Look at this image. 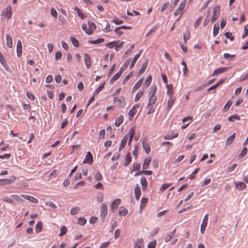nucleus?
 I'll return each mask as SVG.
<instances>
[{"mask_svg":"<svg viewBox=\"0 0 248 248\" xmlns=\"http://www.w3.org/2000/svg\"><path fill=\"white\" fill-rule=\"evenodd\" d=\"M46 205L53 209H56L57 208L56 204L51 201L46 202Z\"/></svg>","mask_w":248,"mask_h":248,"instance_id":"obj_59","label":"nucleus"},{"mask_svg":"<svg viewBox=\"0 0 248 248\" xmlns=\"http://www.w3.org/2000/svg\"><path fill=\"white\" fill-rule=\"evenodd\" d=\"M134 193L136 200H139L141 195V191L140 186L138 184H137L135 187Z\"/></svg>","mask_w":248,"mask_h":248,"instance_id":"obj_24","label":"nucleus"},{"mask_svg":"<svg viewBox=\"0 0 248 248\" xmlns=\"http://www.w3.org/2000/svg\"><path fill=\"white\" fill-rule=\"evenodd\" d=\"M119 42V41H113L111 42L108 43L106 44V46L109 48H112L115 46V45H117Z\"/></svg>","mask_w":248,"mask_h":248,"instance_id":"obj_44","label":"nucleus"},{"mask_svg":"<svg viewBox=\"0 0 248 248\" xmlns=\"http://www.w3.org/2000/svg\"><path fill=\"white\" fill-rule=\"evenodd\" d=\"M235 188L238 190H241L244 189L246 188L247 186L246 184L242 182H239L238 183L235 182Z\"/></svg>","mask_w":248,"mask_h":248,"instance_id":"obj_28","label":"nucleus"},{"mask_svg":"<svg viewBox=\"0 0 248 248\" xmlns=\"http://www.w3.org/2000/svg\"><path fill=\"white\" fill-rule=\"evenodd\" d=\"M143 78H141L140 80H139L136 84L134 85V87L132 88V92H135L138 89L140 88L141 85L142 84Z\"/></svg>","mask_w":248,"mask_h":248,"instance_id":"obj_22","label":"nucleus"},{"mask_svg":"<svg viewBox=\"0 0 248 248\" xmlns=\"http://www.w3.org/2000/svg\"><path fill=\"white\" fill-rule=\"evenodd\" d=\"M139 108V105H136L132 107V108L128 112L129 120L132 121L133 119L134 115L137 112V109Z\"/></svg>","mask_w":248,"mask_h":248,"instance_id":"obj_9","label":"nucleus"},{"mask_svg":"<svg viewBox=\"0 0 248 248\" xmlns=\"http://www.w3.org/2000/svg\"><path fill=\"white\" fill-rule=\"evenodd\" d=\"M228 70V68L226 67H220L216 69L212 74V76H215L225 72Z\"/></svg>","mask_w":248,"mask_h":248,"instance_id":"obj_18","label":"nucleus"},{"mask_svg":"<svg viewBox=\"0 0 248 248\" xmlns=\"http://www.w3.org/2000/svg\"><path fill=\"white\" fill-rule=\"evenodd\" d=\"M152 80V77L151 75H150L149 76H148L147 77V78L143 84L142 88L145 89V90H146V89L150 85Z\"/></svg>","mask_w":248,"mask_h":248,"instance_id":"obj_20","label":"nucleus"},{"mask_svg":"<svg viewBox=\"0 0 248 248\" xmlns=\"http://www.w3.org/2000/svg\"><path fill=\"white\" fill-rule=\"evenodd\" d=\"M94 178L96 181H101L103 179V176L101 173L98 171L95 173Z\"/></svg>","mask_w":248,"mask_h":248,"instance_id":"obj_54","label":"nucleus"},{"mask_svg":"<svg viewBox=\"0 0 248 248\" xmlns=\"http://www.w3.org/2000/svg\"><path fill=\"white\" fill-rule=\"evenodd\" d=\"M167 92L166 93L169 96H173L174 88L171 84L166 85Z\"/></svg>","mask_w":248,"mask_h":248,"instance_id":"obj_15","label":"nucleus"},{"mask_svg":"<svg viewBox=\"0 0 248 248\" xmlns=\"http://www.w3.org/2000/svg\"><path fill=\"white\" fill-rule=\"evenodd\" d=\"M200 168L196 169L192 173L189 175V179L190 180H192L195 178V175L198 173L199 171Z\"/></svg>","mask_w":248,"mask_h":248,"instance_id":"obj_53","label":"nucleus"},{"mask_svg":"<svg viewBox=\"0 0 248 248\" xmlns=\"http://www.w3.org/2000/svg\"><path fill=\"white\" fill-rule=\"evenodd\" d=\"M132 76V73H129L128 75H127L126 76H125L122 81L123 84H125L127 81L129 80V79Z\"/></svg>","mask_w":248,"mask_h":248,"instance_id":"obj_55","label":"nucleus"},{"mask_svg":"<svg viewBox=\"0 0 248 248\" xmlns=\"http://www.w3.org/2000/svg\"><path fill=\"white\" fill-rule=\"evenodd\" d=\"M142 52V50H140L139 53L137 54L134 57L133 59L131 61L129 68L130 69H132L136 62L137 60L140 57L141 53Z\"/></svg>","mask_w":248,"mask_h":248,"instance_id":"obj_13","label":"nucleus"},{"mask_svg":"<svg viewBox=\"0 0 248 248\" xmlns=\"http://www.w3.org/2000/svg\"><path fill=\"white\" fill-rule=\"evenodd\" d=\"M149 102L148 103V106H154L157 101V97H148Z\"/></svg>","mask_w":248,"mask_h":248,"instance_id":"obj_33","label":"nucleus"},{"mask_svg":"<svg viewBox=\"0 0 248 248\" xmlns=\"http://www.w3.org/2000/svg\"><path fill=\"white\" fill-rule=\"evenodd\" d=\"M93 163V155L90 152H87L85 158L83 161V163L92 164Z\"/></svg>","mask_w":248,"mask_h":248,"instance_id":"obj_14","label":"nucleus"},{"mask_svg":"<svg viewBox=\"0 0 248 248\" xmlns=\"http://www.w3.org/2000/svg\"><path fill=\"white\" fill-rule=\"evenodd\" d=\"M208 220V215L206 214L203 217L202 223L201 225L200 231H201V232L202 234H203L205 232L206 227L207 225Z\"/></svg>","mask_w":248,"mask_h":248,"instance_id":"obj_8","label":"nucleus"},{"mask_svg":"<svg viewBox=\"0 0 248 248\" xmlns=\"http://www.w3.org/2000/svg\"><path fill=\"white\" fill-rule=\"evenodd\" d=\"M145 91V89L142 88L141 90L138 91V92L136 94L134 98V101L135 102H137L141 98V97L143 95Z\"/></svg>","mask_w":248,"mask_h":248,"instance_id":"obj_23","label":"nucleus"},{"mask_svg":"<svg viewBox=\"0 0 248 248\" xmlns=\"http://www.w3.org/2000/svg\"><path fill=\"white\" fill-rule=\"evenodd\" d=\"M140 183L142 186V190H146L148 186V182L145 177H141Z\"/></svg>","mask_w":248,"mask_h":248,"instance_id":"obj_29","label":"nucleus"},{"mask_svg":"<svg viewBox=\"0 0 248 248\" xmlns=\"http://www.w3.org/2000/svg\"><path fill=\"white\" fill-rule=\"evenodd\" d=\"M225 36L226 38L230 39L231 41H233L234 39V36H232V33L229 31L225 33Z\"/></svg>","mask_w":248,"mask_h":248,"instance_id":"obj_57","label":"nucleus"},{"mask_svg":"<svg viewBox=\"0 0 248 248\" xmlns=\"http://www.w3.org/2000/svg\"><path fill=\"white\" fill-rule=\"evenodd\" d=\"M147 201H148V199L146 198L143 197L141 199V200L140 201V207L141 208H143L146 206L147 202Z\"/></svg>","mask_w":248,"mask_h":248,"instance_id":"obj_49","label":"nucleus"},{"mask_svg":"<svg viewBox=\"0 0 248 248\" xmlns=\"http://www.w3.org/2000/svg\"><path fill=\"white\" fill-rule=\"evenodd\" d=\"M134 247V248H144L143 239L142 238L136 239Z\"/></svg>","mask_w":248,"mask_h":248,"instance_id":"obj_12","label":"nucleus"},{"mask_svg":"<svg viewBox=\"0 0 248 248\" xmlns=\"http://www.w3.org/2000/svg\"><path fill=\"white\" fill-rule=\"evenodd\" d=\"M11 198H13V200H14V201H16L19 202H22L23 201V200L22 199V197L17 195H12L11 196Z\"/></svg>","mask_w":248,"mask_h":248,"instance_id":"obj_35","label":"nucleus"},{"mask_svg":"<svg viewBox=\"0 0 248 248\" xmlns=\"http://www.w3.org/2000/svg\"><path fill=\"white\" fill-rule=\"evenodd\" d=\"M124 119V116L122 115H120L115 120V124L116 126L119 127L121 124L123 122Z\"/></svg>","mask_w":248,"mask_h":248,"instance_id":"obj_31","label":"nucleus"},{"mask_svg":"<svg viewBox=\"0 0 248 248\" xmlns=\"http://www.w3.org/2000/svg\"><path fill=\"white\" fill-rule=\"evenodd\" d=\"M2 200L4 202L10 203L11 204L14 203V200H13L12 198H11L5 196L3 198Z\"/></svg>","mask_w":248,"mask_h":248,"instance_id":"obj_52","label":"nucleus"},{"mask_svg":"<svg viewBox=\"0 0 248 248\" xmlns=\"http://www.w3.org/2000/svg\"><path fill=\"white\" fill-rule=\"evenodd\" d=\"M21 196L23 198H24L26 200L29 201L30 202H33V203H38V201L37 199L34 198V197H32L31 196L29 195H24L22 194L21 195Z\"/></svg>","mask_w":248,"mask_h":248,"instance_id":"obj_19","label":"nucleus"},{"mask_svg":"<svg viewBox=\"0 0 248 248\" xmlns=\"http://www.w3.org/2000/svg\"><path fill=\"white\" fill-rule=\"evenodd\" d=\"M147 108H149L147 111V114L150 115L151 114L153 113L155 111V106H148L147 105Z\"/></svg>","mask_w":248,"mask_h":248,"instance_id":"obj_46","label":"nucleus"},{"mask_svg":"<svg viewBox=\"0 0 248 248\" xmlns=\"http://www.w3.org/2000/svg\"><path fill=\"white\" fill-rule=\"evenodd\" d=\"M178 136V134L177 133L176 134H175V135L173 136H170V135H166L164 136V139L165 140H172L175 138H176Z\"/></svg>","mask_w":248,"mask_h":248,"instance_id":"obj_62","label":"nucleus"},{"mask_svg":"<svg viewBox=\"0 0 248 248\" xmlns=\"http://www.w3.org/2000/svg\"><path fill=\"white\" fill-rule=\"evenodd\" d=\"M79 208L78 207H73L70 211V213L72 215H75L78 214V213L79 212Z\"/></svg>","mask_w":248,"mask_h":248,"instance_id":"obj_47","label":"nucleus"},{"mask_svg":"<svg viewBox=\"0 0 248 248\" xmlns=\"http://www.w3.org/2000/svg\"><path fill=\"white\" fill-rule=\"evenodd\" d=\"M152 158L151 156L146 157L142 164V168L144 169H147L149 168L150 163L151 161Z\"/></svg>","mask_w":248,"mask_h":248,"instance_id":"obj_21","label":"nucleus"},{"mask_svg":"<svg viewBox=\"0 0 248 248\" xmlns=\"http://www.w3.org/2000/svg\"><path fill=\"white\" fill-rule=\"evenodd\" d=\"M1 16L7 19H10L12 16V8L11 6H7L1 12Z\"/></svg>","mask_w":248,"mask_h":248,"instance_id":"obj_4","label":"nucleus"},{"mask_svg":"<svg viewBox=\"0 0 248 248\" xmlns=\"http://www.w3.org/2000/svg\"><path fill=\"white\" fill-rule=\"evenodd\" d=\"M157 91V86L155 85H153L150 88V91L149 92L148 97H154L156 96L155 93Z\"/></svg>","mask_w":248,"mask_h":248,"instance_id":"obj_16","label":"nucleus"},{"mask_svg":"<svg viewBox=\"0 0 248 248\" xmlns=\"http://www.w3.org/2000/svg\"><path fill=\"white\" fill-rule=\"evenodd\" d=\"M135 128L134 127H133L130 128V129L129 130L128 133L126 134L125 135V136L123 138V139H122L121 144H120V147H119V151H121L125 147V146L126 144V142L127 141L128 138H129L128 145H130V144L132 141L134 135H135Z\"/></svg>","mask_w":248,"mask_h":248,"instance_id":"obj_1","label":"nucleus"},{"mask_svg":"<svg viewBox=\"0 0 248 248\" xmlns=\"http://www.w3.org/2000/svg\"><path fill=\"white\" fill-rule=\"evenodd\" d=\"M220 6L219 5L216 6L214 8L213 15L212 16V22H215L220 16Z\"/></svg>","mask_w":248,"mask_h":248,"instance_id":"obj_5","label":"nucleus"},{"mask_svg":"<svg viewBox=\"0 0 248 248\" xmlns=\"http://www.w3.org/2000/svg\"><path fill=\"white\" fill-rule=\"evenodd\" d=\"M108 214V206L106 203H103L101 206L100 215L102 219L106 218Z\"/></svg>","mask_w":248,"mask_h":248,"instance_id":"obj_7","label":"nucleus"},{"mask_svg":"<svg viewBox=\"0 0 248 248\" xmlns=\"http://www.w3.org/2000/svg\"><path fill=\"white\" fill-rule=\"evenodd\" d=\"M22 46L20 40H18L16 45L17 55L20 57L22 54Z\"/></svg>","mask_w":248,"mask_h":248,"instance_id":"obj_25","label":"nucleus"},{"mask_svg":"<svg viewBox=\"0 0 248 248\" xmlns=\"http://www.w3.org/2000/svg\"><path fill=\"white\" fill-rule=\"evenodd\" d=\"M147 65H148V62L146 61L142 64L141 67L140 68V69L139 70V71L138 72V73L139 74H142L146 69Z\"/></svg>","mask_w":248,"mask_h":248,"instance_id":"obj_38","label":"nucleus"},{"mask_svg":"<svg viewBox=\"0 0 248 248\" xmlns=\"http://www.w3.org/2000/svg\"><path fill=\"white\" fill-rule=\"evenodd\" d=\"M84 61L87 69L90 68L92 64L90 56L87 53L84 55Z\"/></svg>","mask_w":248,"mask_h":248,"instance_id":"obj_11","label":"nucleus"},{"mask_svg":"<svg viewBox=\"0 0 248 248\" xmlns=\"http://www.w3.org/2000/svg\"><path fill=\"white\" fill-rule=\"evenodd\" d=\"M240 120V117L238 115H233L232 116H230L228 118V121L230 122H234V120Z\"/></svg>","mask_w":248,"mask_h":248,"instance_id":"obj_42","label":"nucleus"},{"mask_svg":"<svg viewBox=\"0 0 248 248\" xmlns=\"http://www.w3.org/2000/svg\"><path fill=\"white\" fill-rule=\"evenodd\" d=\"M42 229V223L41 221H39L36 226V231L37 232H39Z\"/></svg>","mask_w":248,"mask_h":248,"instance_id":"obj_51","label":"nucleus"},{"mask_svg":"<svg viewBox=\"0 0 248 248\" xmlns=\"http://www.w3.org/2000/svg\"><path fill=\"white\" fill-rule=\"evenodd\" d=\"M105 83L100 85L97 89L95 90L94 95H96L104 88Z\"/></svg>","mask_w":248,"mask_h":248,"instance_id":"obj_63","label":"nucleus"},{"mask_svg":"<svg viewBox=\"0 0 248 248\" xmlns=\"http://www.w3.org/2000/svg\"><path fill=\"white\" fill-rule=\"evenodd\" d=\"M121 75L119 74L118 73H117L115 74L113 77L111 78L110 80V83H113L116 80H117Z\"/></svg>","mask_w":248,"mask_h":248,"instance_id":"obj_48","label":"nucleus"},{"mask_svg":"<svg viewBox=\"0 0 248 248\" xmlns=\"http://www.w3.org/2000/svg\"><path fill=\"white\" fill-rule=\"evenodd\" d=\"M74 10L77 13V14L79 17H80L81 19H84L85 18L84 14L82 12V11L77 7H74Z\"/></svg>","mask_w":248,"mask_h":248,"instance_id":"obj_37","label":"nucleus"},{"mask_svg":"<svg viewBox=\"0 0 248 248\" xmlns=\"http://www.w3.org/2000/svg\"><path fill=\"white\" fill-rule=\"evenodd\" d=\"M175 100L176 98L175 97H173V96H169V99L168 100L167 104V110H170V109Z\"/></svg>","mask_w":248,"mask_h":248,"instance_id":"obj_26","label":"nucleus"},{"mask_svg":"<svg viewBox=\"0 0 248 248\" xmlns=\"http://www.w3.org/2000/svg\"><path fill=\"white\" fill-rule=\"evenodd\" d=\"M143 148L147 154H148L151 151L150 145L146 139H144L142 141Z\"/></svg>","mask_w":248,"mask_h":248,"instance_id":"obj_17","label":"nucleus"},{"mask_svg":"<svg viewBox=\"0 0 248 248\" xmlns=\"http://www.w3.org/2000/svg\"><path fill=\"white\" fill-rule=\"evenodd\" d=\"M235 133H234L231 136H230L227 140L226 141V145H229L232 143V142L234 141L235 137Z\"/></svg>","mask_w":248,"mask_h":248,"instance_id":"obj_32","label":"nucleus"},{"mask_svg":"<svg viewBox=\"0 0 248 248\" xmlns=\"http://www.w3.org/2000/svg\"><path fill=\"white\" fill-rule=\"evenodd\" d=\"M0 62L6 70H7L8 69L9 66L7 65V64L6 63V61L5 60V59L4 58V57L0 51Z\"/></svg>","mask_w":248,"mask_h":248,"instance_id":"obj_27","label":"nucleus"},{"mask_svg":"<svg viewBox=\"0 0 248 248\" xmlns=\"http://www.w3.org/2000/svg\"><path fill=\"white\" fill-rule=\"evenodd\" d=\"M131 160H132V158L131 156V154L130 153H128L126 154V155L125 158V162L124 163V166H128L129 164V163L131 162Z\"/></svg>","mask_w":248,"mask_h":248,"instance_id":"obj_34","label":"nucleus"},{"mask_svg":"<svg viewBox=\"0 0 248 248\" xmlns=\"http://www.w3.org/2000/svg\"><path fill=\"white\" fill-rule=\"evenodd\" d=\"M186 4V1L185 0H183L180 3L178 8L175 10L174 15L175 16H179V19L184 13V9Z\"/></svg>","mask_w":248,"mask_h":248,"instance_id":"obj_3","label":"nucleus"},{"mask_svg":"<svg viewBox=\"0 0 248 248\" xmlns=\"http://www.w3.org/2000/svg\"><path fill=\"white\" fill-rule=\"evenodd\" d=\"M248 149L246 147L244 148L238 155L239 158H242L244 157L247 154Z\"/></svg>","mask_w":248,"mask_h":248,"instance_id":"obj_45","label":"nucleus"},{"mask_svg":"<svg viewBox=\"0 0 248 248\" xmlns=\"http://www.w3.org/2000/svg\"><path fill=\"white\" fill-rule=\"evenodd\" d=\"M89 26L84 23L82 24L81 27L83 30L86 33L91 35L93 34V31L96 29V25L93 22H88Z\"/></svg>","mask_w":248,"mask_h":248,"instance_id":"obj_2","label":"nucleus"},{"mask_svg":"<svg viewBox=\"0 0 248 248\" xmlns=\"http://www.w3.org/2000/svg\"><path fill=\"white\" fill-rule=\"evenodd\" d=\"M219 32L218 24H215L214 26L213 35L214 37L216 36Z\"/></svg>","mask_w":248,"mask_h":248,"instance_id":"obj_41","label":"nucleus"},{"mask_svg":"<svg viewBox=\"0 0 248 248\" xmlns=\"http://www.w3.org/2000/svg\"><path fill=\"white\" fill-rule=\"evenodd\" d=\"M175 231L176 230L174 229L171 232L167 235L165 238V241L166 242H168L169 241H170V240L173 237Z\"/></svg>","mask_w":248,"mask_h":248,"instance_id":"obj_36","label":"nucleus"},{"mask_svg":"<svg viewBox=\"0 0 248 248\" xmlns=\"http://www.w3.org/2000/svg\"><path fill=\"white\" fill-rule=\"evenodd\" d=\"M128 213L127 210L124 207H121L119 214L120 216H124Z\"/></svg>","mask_w":248,"mask_h":248,"instance_id":"obj_40","label":"nucleus"},{"mask_svg":"<svg viewBox=\"0 0 248 248\" xmlns=\"http://www.w3.org/2000/svg\"><path fill=\"white\" fill-rule=\"evenodd\" d=\"M70 40L74 46L78 47L79 46L78 41L76 38L74 37H71Z\"/></svg>","mask_w":248,"mask_h":248,"instance_id":"obj_43","label":"nucleus"},{"mask_svg":"<svg viewBox=\"0 0 248 248\" xmlns=\"http://www.w3.org/2000/svg\"><path fill=\"white\" fill-rule=\"evenodd\" d=\"M6 39L7 46L9 48H11L13 46V42L11 36L9 34H7L6 35Z\"/></svg>","mask_w":248,"mask_h":248,"instance_id":"obj_30","label":"nucleus"},{"mask_svg":"<svg viewBox=\"0 0 248 248\" xmlns=\"http://www.w3.org/2000/svg\"><path fill=\"white\" fill-rule=\"evenodd\" d=\"M156 245V242L155 240L152 241L148 243L147 248H155Z\"/></svg>","mask_w":248,"mask_h":248,"instance_id":"obj_58","label":"nucleus"},{"mask_svg":"<svg viewBox=\"0 0 248 248\" xmlns=\"http://www.w3.org/2000/svg\"><path fill=\"white\" fill-rule=\"evenodd\" d=\"M67 232V228L65 226H63L61 228V232L59 234L60 236H62L65 234Z\"/></svg>","mask_w":248,"mask_h":248,"instance_id":"obj_60","label":"nucleus"},{"mask_svg":"<svg viewBox=\"0 0 248 248\" xmlns=\"http://www.w3.org/2000/svg\"><path fill=\"white\" fill-rule=\"evenodd\" d=\"M140 169V165L139 163H134L133 166L132 170H139Z\"/></svg>","mask_w":248,"mask_h":248,"instance_id":"obj_64","label":"nucleus"},{"mask_svg":"<svg viewBox=\"0 0 248 248\" xmlns=\"http://www.w3.org/2000/svg\"><path fill=\"white\" fill-rule=\"evenodd\" d=\"M113 102L119 108H123L125 105V101L124 97L120 98L115 97L113 98Z\"/></svg>","mask_w":248,"mask_h":248,"instance_id":"obj_6","label":"nucleus"},{"mask_svg":"<svg viewBox=\"0 0 248 248\" xmlns=\"http://www.w3.org/2000/svg\"><path fill=\"white\" fill-rule=\"evenodd\" d=\"M121 201L120 199H116L111 203L110 209L112 212H115L118 206L120 204Z\"/></svg>","mask_w":248,"mask_h":248,"instance_id":"obj_10","label":"nucleus"},{"mask_svg":"<svg viewBox=\"0 0 248 248\" xmlns=\"http://www.w3.org/2000/svg\"><path fill=\"white\" fill-rule=\"evenodd\" d=\"M86 223V220L84 217H80L78 220V223L80 225H84Z\"/></svg>","mask_w":248,"mask_h":248,"instance_id":"obj_56","label":"nucleus"},{"mask_svg":"<svg viewBox=\"0 0 248 248\" xmlns=\"http://www.w3.org/2000/svg\"><path fill=\"white\" fill-rule=\"evenodd\" d=\"M171 185V184H163L160 188V191L163 192L168 187H169Z\"/></svg>","mask_w":248,"mask_h":248,"instance_id":"obj_50","label":"nucleus"},{"mask_svg":"<svg viewBox=\"0 0 248 248\" xmlns=\"http://www.w3.org/2000/svg\"><path fill=\"white\" fill-rule=\"evenodd\" d=\"M223 57L225 59L228 60V59H230L234 58L235 57V55H231L229 53H225L223 55Z\"/></svg>","mask_w":248,"mask_h":248,"instance_id":"obj_61","label":"nucleus"},{"mask_svg":"<svg viewBox=\"0 0 248 248\" xmlns=\"http://www.w3.org/2000/svg\"><path fill=\"white\" fill-rule=\"evenodd\" d=\"M104 41V38H99L94 40H89L88 42L90 44H98L103 42Z\"/></svg>","mask_w":248,"mask_h":248,"instance_id":"obj_39","label":"nucleus"}]
</instances>
